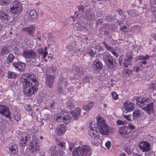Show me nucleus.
I'll use <instances>...</instances> for the list:
<instances>
[{"label": "nucleus", "instance_id": "obj_29", "mask_svg": "<svg viewBox=\"0 0 156 156\" xmlns=\"http://www.w3.org/2000/svg\"><path fill=\"white\" fill-rule=\"evenodd\" d=\"M73 29L75 30L78 31L81 33V32L84 31V29L81 25H80L78 23H76L73 26Z\"/></svg>", "mask_w": 156, "mask_h": 156}, {"label": "nucleus", "instance_id": "obj_44", "mask_svg": "<svg viewBox=\"0 0 156 156\" xmlns=\"http://www.w3.org/2000/svg\"><path fill=\"white\" fill-rule=\"evenodd\" d=\"M102 44L103 45H104L106 49L108 51H111L114 49L112 47L110 46H109L105 41H104L102 42Z\"/></svg>", "mask_w": 156, "mask_h": 156}, {"label": "nucleus", "instance_id": "obj_20", "mask_svg": "<svg viewBox=\"0 0 156 156\" xmlns=\"http://www.w3.org/2000/svg\"><path fill=\"white\" fill-rule=\"evenodd\" d=\"M23 138L21 139L20 142V144L21 146L24 147L26 145L27 142L30 140V136L28 134H25L23 136Z\"/></svg>", "mask_w": 156, "mask_h": 156}, {"label": "nucleus", "instance_id": "obj_10", "mask_svg": "<svg viewBox=\"0 0 156 156\" xmlns=\"http://www.w3.org/2000/svg\"><path fill=\"white\" fill-rule=\"evenodd\" d=\"M12 66L16 70L20 72H23L26 69L25 64L21 62H13L12 63Z\"/></svg>", "mask_w": 156, "mask_h": 156}, {"label": "nucleus", "instance_id": "obj_4", "mask_svg": "<svg viewBox=\"0 0 156 156\" xmlns=\"http://www.w3.org/2000/svg\"><path fill=\"white\" fill-rule=\"evenodd\" d=\"M39 144L37 140H32L30 143L29 148L26 149L25 153L26 156H35V154L39 148Z\"/></svg>", "mask_w": 156, "mask_h": 156}, {"label": "nucleus", "instance_id": "obj_62", "mask_svg": "<svg viewBox=\"0 0 156 156\" xmlns=\"http://www.w3.org/2000/svg\"><path fill=\"white\" fill-rule=\"evenodd\" d=\"M116 11L118 12L120 16H121L123 14V12L121 9L116 10Z\"/></svg>", "mask_w": 156, "mask_h": 156}, {"label": "nucleus", "instance_id": "obj_54", "mask_svg": "<svg viewBox=\"0 0 156 156\" xmlns=\"http://www.w3.org/2000/svg\"><path fill=\"white\" fill-rule=\"evenodd\" d=\"M103 22V20L102 19H98L96 22V26H98L101 25Z\"/></svg>", "mask_w": 156, "mask_h": 156}, {"label": "nucleus", "instance_id": "obj_21", "mask_svg": "<svg viewBox=\"0 0 156 156\" xmlns=\"http://www.w3.org/2000/svg\"><path fill=\"white\" fill-rule=\"evenodd\" d=\"M85 16L88 20H94L96 19L95 14L92 11H87L85 14Z\"/></svg>", "mask_w": 156, "mask_h": 156}, {"label": "nucleus", "instance_id": "obj_52", "mask_svg": "<svg viewBox=\"0 0 156 156\" xmlns=\"http://www.w3.org/2000/svg\"><path fill=\"white\" fill-rule=\"evenodd\" d=\"M79 12H82L84 10L85 7L83 5H80L77 6Z\"/></svg>", "mask_w": 156, "mask_h": 156}, {"label": "nucleus", "instance_id": "obj_17", "mask_svg": "<svg viewBox=\"0 0 156 156\" xmlns=\"http://www.w3.org/2000/svg\"><path fill=\"white\" fill-rule=\"evenodd\" d=\"M103 67L101 62L98 59H96L93 62V68L95 70H101Z\"/></svg>", "mask_w": 156, "mask_h": 156}, {"label": "nucleus", "instance_id": "obj_50", "mask_svg": "<svg viewBox=\"0 0 156 156\" xmlns=\"http://www.w3.org/2000/svg\"><path fill=\"white\" fill-rule=\"evenodd\" d=\"M49 72L50 73H53L55 74L56 72V67L54 66H51L49 68Z\"/></svg>", "mask_w": 156, "mask_h": 156}, {"label": "nucleus", "instance_id": "obj_12", "mask_svg": "<svg viewBox=\"0 0 156 156\" xmlns=\"http://www.w3.org/2000/svg\"><path fill=\"white\" fill-rule=\"evenodd\" d=\"M81 26L84 28H86L88 30L90 28L91 26L89 24L87 23V20L85 16L82 15L80 16L78 18L77 20Z\"/></svg>", "mask_w": 156, "mask_h": 156}, {"label": "nucleus", "instance_id": "obj_33", "mask_svg": "<svg viewBox=\"0 0 156 156\" xmlns=\"http://www.w3.org/2000/svg\"><path fill=\"white\" fill-rule=\"evenodd\" d=\"M144 67L141 66L139 62H138L133 68V70L136 72H138L143 69Z\"/></svg>", "mask_w": 156, "mask_h": 156}, {"label": "nucleus", "instance_id": "obj_9", "mask_svg": "<svg viewBox=\"0 0 156 156\" xmlns=\"http://www.w3.org/2000/svg\"><path fill=\"white\" fill-rule=\"evenodd\" d=\"M55 76L49 73H46L45 76L46 85L50 88H52L55 79Z\"/></svg>", "mask_w": 156, "mask_h": 156}, {"label": "nucleus", "instance_id": "obj_41", "mask_svg": "<svg viewBox=\"0 0 156 156\" xmlns=\"http://www.w3.org/2000/svg\"><path fill=\"white\" fill-rule=\"evenodd\" d=\"M11 1L12 0H0V5L2 6L8 5Z\"/></svg>", "mask_w": 156, "mask_h": 156}, {"label": "nucleus", "instance_id": "obj_53", "mask_svg": "<svg viewBox=\"0 0 156 156\" xmlns=\"http://www.w3.org/2000/svg\"><path fill=\"white\" fill-rule=\"evenodd\" d=\"M151 9L153 12V14L154 16V17L156 18V6H151Z\"/></svg>", "mask_w": 156, "mask_h": 156}, {"label": "nucleus", "instance_id": "obj_55", "mask_svg": "<svg viewBox=\"0 0 156 156\" xmlns=\"http://www.w3.org/2000/svg\"><path fill=\"white\" fill-rule=\"evenodd\" d=\"M116 122L119 125H122L126 124L127 122L126 121H122L120 120H118Z\"/></svg>", "mask_w": 156, "mask_h": 156}, {"label": "nucleus", "instance_id": "obj_36", "mask_svg": "<svg viewBox=\"0 0 156 156\" xmlns=\"http://www.w3.org/2000/svg\"><path fill=\"white\" fill-rule=\"evenodd\" d=\"M133 119L134 120H136V119L140 115V111L139 110H136L133 112Z\"/></svg>", "mask_w": 156, "mask_h": 156}, {"label": "nucleus", "instance_id": "obj_45", "mask_svg": "<svg viewBox=\"0 0 156 156\" xmlns=\"http://www.w3.org/2000/svg\"><path fill=\"white\" fill-rule=\"evenodd\" d=\"M150 56L147 55H146L144 56L142 55H141L138 56L137 59L140 60H147L149 58Z\"/></svg>", "mask_w": 156, "mask_h": 156}, {"label": "nucleus", "instance_id": "obj_18", "mask_svg": "<svg viewBox=\"0 0 156 156\" xmlns=\"http://www.w3.org/2000/svg\"><path fill=\"white\" fill-rule=\"evenodd\" d=\"M27 77H26L28 79V78H30L31 80V81L28 80L30 83H34V85L38 86V82L37 80L36 77L33 74H27Z\"/></svg>", "mask_w": 156, "mask_h": 156}, {"label": "nucleus", "instance_id": "obj_1", "mask_svg": "<svg viewBox=\"0 0 156 156\" xmlns=\"http://www.w3.org/2000/svg\"><path fill=\"white\" fill-rule=\"evenodd\" d=\"M96 118L97 123L92 122L90 127V130H89V134L91 136L90 140H92L91 143L95 146L98 145L97 142H98V139L99 136L98 132H99L102 135L108 136L109 130L102 117L99 116Z\"/></svg>", "mask_w": 156, "mask_h": 156}, {"label": "nucleus", "instance_id": "obj_46", "mask_svg": "<svg viewBox=\"0 0 156 156\" xmlns=\"http://www.w3.org/2000/svg\"><path fill=\"white\" fill-rule=\"evenodd\" d=\"M14 118L16 121H18L21 118L20 113L18 112H15L14 114Z\"/></svg>", "mask_w": 156, "mask_h": 156}, {"label": "nucleus", "instance_id": "obj_13", "mask_svg": "<svg viewBox=\"0 0 156 156\" xmlns=\"http://www.w3.org/2000/svg\"><path fill=\"white\" fill-rule=\"evenodd\" d=\"M124 107L123 108V111L124 113H126L132 111L133 108V104L129 101H126L123 104Z\"/></svg>", "mask_w": 156, "mask_h": 156}, {"label": "nucleus", "instance_id": "obj_47", "mask_svg": "<svg viewBox=\"0 0 156 156\" xmlns=\"http://www.w3.org/2000/svg\"><path fill=\"white\" fill-rule=\"evenodd\" d=\"M125 58L132 60L133 58L132 52L130 51L127 52L126 53V56Z\"/></svg>", "mask_w": 156, "mask_h": 156}, {"label": "nucleus", "instance_id": "obj_42", "mask_svg": "<svg viewBox=\"0 0 156 156\" xmlns=\"http://www.w3.org/2000/svg\"><path fill=\"white\" fill-rule=\"evenodd\" d=\"M16 76L15 73L13 72L9 71L7 73V77L9 78H14Z\"/></svg>", "mask_w": 156, "mask_h": 156}, {"label": "nucleus", "instance_id": "obj_32", "mask_svg": "<svg viewBox=\"0 0 156 156\" xmlns=\"http://www.w3.org/2000/svg\"><path fill=\"white\" fill-rule=\"evenodd\" d=\"M76 46V42L73 41L66 47V50L69 51H72Z\"/></svg>", "mask_w": 156, "mask_h": 156}, {"label": "nucleus", "instance_id": "obj_43", "mask_svg": "<svg viewBox=\"0 0 156 156\" xmlns=\"http://www.w3.org/2000/svg\"><path fill=\"white\" fill-rule=\"evenodd\" d=\"M80 151H79L78 147L75 148L73 152V156H80Z\"/></svg>", "mask_w": 156, "mask_h": 156}, {"label": "nucleus", "instance_id": "obj_28", "mask_svg": "<svg viewBox=\"0 0 156 156\" xmlns=\"http://www.w3.org/2000/svg\"><path fill=\"white\" fill-rule=\"evenodd\" d=\"M66 130L65 126L64 125H60L56 129L57 133L59 135H62Z\"/></svg>", "mask_w": 156, "mask_h": 156}, {"label": "nucleus", "instance_id": "obj_59", "mask_svg": "<svg viewBox=\"0 0 156 156\" xmlns=\"http://www.w3.org/2000/svg\"><path fill=\"white\" fill-rule=\"evenodd\" d=\"M123 117L127 120L128 121H130L131 120V119L130 118V115H125L123 114Z\"/></svg>", "mask_w": 156, "mask_h": 156}, {"label": "nucleus", "instance_id": "obj_25", "mask_svg": "<svg viewBox=\"0 0 156 156\" xmlns=\"http://www.w3.org/2000/svg\"><path fill=\"white\" fill-rule=\"evenodd\" d=\"M10 18L4 11L2 10H0V19L3 20H8Z\"/></svg>", "mask_w": 156, "mask_h": 156}, {"label": "nucleus", "instance_id": "obj_3", "mask_svg": "<svg viewBox=\"0 0 156 156\" xmlns=\"http://www.w3.org/2000/svg\"><path fill=\"white\" fill-rule=\"evenodd\" d=\"M102 59L107 68L112 70L115 69L117 63L113 60L112 56L110 54L104 53L103 55Z\"/></svg>", "mask_w": 156, "mask_h": 156}, {"label": "nucleus", "instance_id": "obj_26", "mask_svg": "<svg viewBox=\"0 0 156 156\" xmlns=\"http://www.w3.org/2000/svg\"><path fill=\"white\" fill-rule=\"evenodd\" d=\"M80 112L81 109L80 108H76L73 111L71 112V115L75 119L77 120L79 118Z\"/></svg>", "mask_w": 156, "mask_h": 156}, {"label": "nucleus", "instance_id": "obj_49", "mask_svg": "<svg viewBox=\"0 0 156 156\" xmlns=\"http://www.w3.org/2000/svg\"><path fill=\"white\" fill-rule=\"evenodd\" d=\"M67 106L70 109H71L74 107V105L73 102L71 101H69L67 103Z\"/></svg>", "mask_w": 156, "mask_h": 156}, {"label": "nucleus", "instance_id": "obj_15", "mask_svg": "<svg viewBox=\"0 0 156 156\" xmlns=\"http://www.w3.org/2000/svg\"><path fill=\"white\" fill-rule=\"evenodd\" d=\"M0 113L8 118H11L8 107L5 105H0Z\"/></svg>", "mask_w": 156, "mask_h": 156}, {"label": "nucleus", "instance_id": "obj_19", "mask_svg": "<svg viewBox=\"0 0 156 156\" xmlns=\"http://www.w3.org/2000/svg\"><path fill=\"white\" fill-rule=\"evenodd\" d=\"M139 147L143 152H147L150 151V145L148 142H144L142 143V145H139Z\"/></svg>", "mask_w": 156, "mask_h": 156}, {"label": "nucleus", "instance_id": "obj_14", "mask_svg": "<svg viewBox=\"0 0 156 156\" xmlns=\"http://www.w3.org/2000/svg\"><path fill=\"white\" fill-rule=\"evenodd\" d=\"M48 152L50 153L51 156H62L63 153L61 150H56L55 146L51 147L49 149Z\"/></svg>", "mask_w": 156, "mask_h": 156}, {"label": "nucleus", "instance_id": "obj_56", "mask_svg": "<svg viewBox=\"0 0 156 156\" xmlns=\"http://www.w3.org/2000/svg\"><path fill=\"white\" fill-rule=\"evenodd\" d=\"M87 54L92 57H94L95 54V53L93 50H90L89 52H87Z\"/></svg>", "mask_w": 156, "mask_h": 156}, {"label": "nucleus", "instance_id": "obj_58", "mask_svg": "<svg viewBox=\"0 0 156 156\" xmlns=\"http://www.w3.org/2000/svg\"><path fill=\"white\" fill-rule=\"evenodd\" d=\"M112 95L113 99H117L118 98V95L115 92H112Z\"/></svg>", "mask_w": 156, "mask_h": 156}, {"label": "nucleus", "instance_id": "obj_16", "mask_svg": "<svg viewBox=\"0 0 156 156\" xmlns=\"http://www.w3.org/2000/svg\"><path fill=\"white\" fill-rule=\"evenodd\" d=\"M119 132L122 136L126 137L129 132V129L128 127L123 126L119 128Z\"/></svg>", "mask_w": 156, "mask_h": 156}, {"label": "nucleus", "instance_id": "obj_38", "mask_svg": "<svg viewBox=\"0 0 156 156\" xmlns=\"http://www.w3.org/2000/svg\"><path fill=\"white\" fill-rule=\"evenodd\" d=\"M14 58V56L13 55L12 53L9 54L6 58V61L7 63L9 64L12 62Z\"/></svg>", "mask_w": 156, "mask_h": 156}, {"label": "nucleus", "instance_id": "obj_7", "mask_svg": "<svg viewBox=\"0 0 156 156\" xmlns=\"http://www.w3.org/2000/svg\"><path fill=\"white\" fill-rule=\"evenodd\" d=\"M22 55L26 58L34 60V62H38L39 61V56H37L35 52L32 50L24 51Z\"/></svg>", "mask_w": 156, "mask_h": 156}, {"label": "nucleus", "instance_id": "obj_2", "mask_svg": "<svg viewBox=\"0 0 156 156\" xmlns=\"http://www.w3.org/2000/svg\"><path fill=\"white\" fill-rule=\"evenodd\" d=\"M26 74H23L21 77V81L23 85V92L27 96L31 95L38 90V86L34 85V83H30L26 78Z\"/></svg>", "mask_w": 156, "mask_h": 156}, {"label": "nucleus", "instance_id": "obj_8", "mask_svg": "<svg viewBox=\"0 0 156 156\" xmlns=\"http://www.w3.org/2000/svg\"><path fill=\"white\" fill-rule=\"evenodd\" d=\"M79 151L81 156H90L91 154L90 148L89 146L83 145L81 147H79Z\"/></svg>", "mask_w": 156, "mask_h": 156}, {"label": "nucleus", "instance_id": "obj_48", "mask_svg": "<svg viewBox=\"0 0 156 156\" xmlns=\"http://www.w3.org/2000/svg\"><path fill=\"white\" fill-rule=\"evenodd\" d=\"M120 31L123 32H126L129 30V28H127L126 26H121L119 29Z\"/></svg>", "mask_w": 156, "mask_h": 156}, {"label": "nucleus", "instance_id": "obj_27", "mask_svg": "<svg viewBox=\"0 0 156 156\" xmlns=\"http://www.w3.org/2000/svg\"><path fill=\"white\" fill-rule=\"evenodd\" d=\"M9 148L12 154H16L18 152L17 147L16 144H13L12 143L9 144Z\"/></svg>", "mask_w": 156, "mask_h": 156}, {"label": "nucleus", "instance_id": "obj_64", "mask_svg": "<svg viewBox=\"0 0 156 156\" xmlns=\"http://www.w3.org/2000/svg\"><path fill=\"white\" fill-rule=\"evenodd\" d=\"M111 42L114 45H116L117 44L118 41L117 40L112 39L111 40Z\"/></svg>", "mask_w": 156, "mask_h": 156}, {"label": "nucleus", "instance_id": "obj_51", "mask_svg": "<svg viewBox=\"0 0 156 156\" xmlns=\"http://www.w3.org/2000/svg\"><path fill=\"white\" fill-rule=\"evenodd\" d=\"M116 27V26L115 24H111L109 26V30L112 31H114L115 30Z\"/></svg>", "mask_w": 156, "mask_h": 156}, {"label": "nucleus", "instance_id": "obj_5", "mask_svg": "<svg viewBox=\"0 0 156 156\" xmlns=\"http://www.w3.org/2000/svg\"><path fill=\"white\" fill-rule=\"evenodd\" d=\"M23 10L22 6L20 2L17 0L12 2L10 5V12L14 14L21 13Z\"/></svg>", "mask_w": 156, "mask_h": 156}, {"label": "nucleus", "instance_id": "obj_60", "mask_svg": "<svg viewBox=\"0 0 156 156\" xmlns=\"http://www.w3.org/2000/svg\"><path fill=\"white\" fill-rule=\"evenodd\" d=\"M150 4L151 6H156V3L155 0H150Z\"/></svg>", "mask_w": 156, "mask_h": 156}, {"label": "nucleus", "instance_id": "obj_31", "mask_svg": "<svg viewBox=\"0 0 156 156\" xmlns=\"http://www.w3.org/2000/svg\"><path fill=\"white\" fill-rule=\"evenodd\" d=\"M10 52V51L7 47L3 46L1 49L0 55L2 56L4 55H5L8 54Z\"/></svg>", "mask_w": 156, "mask_h": 156}, {"label": "nucleus", "instance_id": "obj_30", "mask_svg": "<svg viewBox=\"0 0 156 156\" xmlns=\"http://www.w3.org/2000/svg\"><path fill=\"white\" fill-rule=\"evenodd\" d=\"M67 83L66 80L62 77H61L59 79L58 83V86L65 87Z\"/></svg>", "mask_w": 156, "mask_h": 156}, {"label": "nucleus", "instance_id": "obj_6", "mask_svg": "<svg viewBox=\"0 0 156 156\" xmlns=\"http://www.w3.org/2000/svg\"><path fill=\"white\" fill-rule=\"evenodd\" d=\"M70 114L64 111H62L60 114L56 116L57 121L59 122H63L66 124H68L71 120Z\"/></svg>", "mask_w": 156, "mask_h": 156}, {"label": "nucleus", "instance_id": "obj_23", "mask_svg": "<svg viewBox=\"0 0 156 156\" xmlns=\"http://www.w3.org/2000/svg\"><path fill=\"white\" fill-rule=\"evenodd\" d=\"M154 106L152 102L147 104V105L142 108V109L146 111L147 112L150 114L151 112L153 111Z\"/></svg>", "mask_w": 156, "mask_h": 156}, {"label": "nucleus", "instance_id": "obj_63", "mask_svg": "<svg viewBox=\"0 0 156 156\" xmlns=\"http://www.w3.org/2000/svg\"><path fill=\"white\" fill-rule=\"evenodd\" d=\"M105 146L108 149H109L111 146V142L109 141H108L105 143Z\"/></svg>", "mask_w": 156, "mask_h": 156}, {"label": "nucleus", "instance_id": "obj_37", "mask_svg": "<svg viewBox=\"0 0 156 156\" xmlns=\"http://www.w3.org/2000/svg\"><path fill=\"white\" fill-rule=\"evenodd\" d=\"M132 64V60L125 58L123 65L125 67L127 68L131 66Z\"/></svg>", "mask_w": 156, "mask_h": 156}, {"label": "nucleus", "instance_id": "obj_61", "mask_svg": "<svg viewBox=\"0 0 156 156\" xmlns=\"http://www.w3.org/2000/svg\"><path fill=\"white\" fill-rule=\"evenodd\" d=\"M150 85H151V88L152 89H155L156 90V83H151L150 84Z\"/></svg>", "mask_w": 156, "mask_h": 156}, {"label": "nucleus", "instance_id": "obj_57", "mask_svg": "<svg viewBox=\"0 0 156 156\" xmlns=\"http://www.w3.org/2000/svg\"><path fill=\"white\" fill-rule=\"evenodd\" d=\"M123 60V55H121L119 57V62L120 66L122 63V61Z\"/></svg>", "mask_w": 156, "mask_h": 156}, {"label": "nucleus", "instance_id": "obj_35", "mask_svg": "<svg viewBox=\"0 0 156 156\" xmlns=\"http://www.w3.org/2000/svg\"><path fill=\"white\" fill-rule=\"evenodd\" d=\"M94 106V103L91 102L89 103L86 105H85L83 107V109L85 111H89L91 110Z\"/></svg>", "mask_w": 156, "mask_h": 156}, {"label": "nucleus", "instance_id": "obj_11", "mask_svg": "<svg viewBox=\"0 0 156 156\" xmlns=\"http://www.w3.org/2000/svg\"><path fill=\"white\" fill-rule=\"evenodd\" d=\"M26 15L28 16V20L30 22L36 20L38 17L36 10L34 9L29 10L26 13Z\"/></svg>", "mask_w": 156, "mask_h": 156}, {"label": "nucleus", "instance_id": "obj_34", "mask_svg": "<svg viewBox=\"0 0 156 156\" xmlns=\"http://www.w3.org/2000/svg\"><path fill=\"white\" fill-rule=\"evenodd\" d=\"M116 16L115 15L112 16L110 14L108 15L105 16V20L108 22H111L112 20H115L116 19Z\"/></svg>", "mask_w": 156, "mask_h": 156}, {"label": "nucleus", "instance_id": "obj_40", "mask_svg": "<svg viewBox=\"0 0 156 156\" xmlns=\"http://www.w3.org/2000/svg\"><path fill=\"white\" fill-rule=\"evenodd\" d=\"M92 80V77L91 76H86L83 80L84 83L89 84L90 81Z\"/></svg>", "mask_w": 156, "mask_h": 156}, {"label": "nucleus", "instance_id": "obj_39", "mask_svg": "<svg viewBox=\"0 0 156 156\" xmlns=\"http://www.w3.org/2000/svg\"><path fill=\"white\" fill-rule=\"evenodd\" d=\"M129 15H130L131 17H135L138 15L136 11L133 9H131L127 11Z\"/></svg>", "mask_w": 156, "mask_h": 156}, {"label": "nucleus", "instance_id": "obj_22", "mask_svg": "<svg viewBox=\"0 0 156 156\" xmlns=\"http://www.w3.org/2000/svg\"><path fill=\"white\" fill-rule=\"evenodd\" d=\"M149 99H146L144 98H142L139 100L136 99V104L138 106L140 107H142L144 105H146V103H147Z\"/></svg>", "mask_w": 156, "mask_h": 156}, {"label": "nucleus", "instance_id": "obj_24", "mask_svg": "<svg viewBox=\"0 0 156 156\" xmlns=\"http://www.w3.org/2000/svg\"><path fill=\"white\" fill-rule=\"evenodd\" d=\"M35 28L34 26H30L23 28L22 29V30L27 32L29 34L31 35H33L34 31L35 30Z\"/></svg>", "mask_w": 156, "mask_h": 156}]
</instances>
